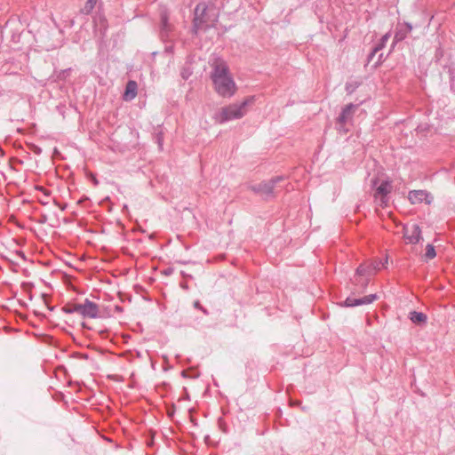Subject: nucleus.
Listing matches in <instances>:
<instances>
[{
  "mask_svg": "<svg viewBox=\"0 0 455 455\" xmlns=\"http://www.w3.org/2000/svg\"><path fill=\"white\" fill-rule=\"evenodd\" d=\"M403 237L408 243L416 244L421 237V229L419 225L412 224L411 226H405L403 228Z\"/></svg>",
  "mask_w": 455,
  "mask_h": 455,
  "instance_id": "nucleus-8",
  "label": "nucleus"
},
{
  "mask_svg": "<svg viewBox=\"0 0 455 455\" xmlns=\"http://www.w3.org/2000/svg\"><path fill=\"white\" fill-rule=\"evenodd\" d=\"M62 310L66 313V314H74V313H77L78 314V304H69V305H66Z\"/></svg>",
  "mask_w": 455,
  "mask_h": 455,
  "instance_id": "nucleus-21",
  "label": "nucleus"
},
{
  "mask_svg": "<svg viewBox=\"0 0 455 455\" xmlns=\"http://www.w3.org/2000/svg\"><path fill=\"white\" fill-rule=\"evenodd\" d=\"M69 72H70V68H67V69L61 70V72L59 75V78L60 79H65L66 76H68Z\"/></svg>",
  "mask_w": 455,
  "mask_h": 455,
  "instance_id": "nucleus-26",
  "label": "nucleus"
},
{
  "mask_svg": "<svg viewBox=\"0 0 455 455\" xmlns=\"http://www.w3.org/2000/svg\"><path fill=\"white\" fill-rule=\"evenodd\" d=\"M346 90L348 93H352L354 92V88L348 84L346 85Z\"/></svg>",
  "mask_w": 455,
  "mask_h": 455,
  "instance_id": "nucleus-27",
  "label": "nucleus"
},
{
  "mask_svg": "<svg viewBox=\"0 0 455 455\" xmlns=\"http://www.w3.org/2000/svg\"><path fill=\"white\" fill-rule=\"evenodd\" d=\"M78 314L84 318H98L100 317L99 307L89 299H85L84 303L78 304Z\"/></svg>",
  "mask_w": 455,
  "mask_h": 455,
  "instance_id": "nucleus-6",
  "label": "nucleus"
},
{
  "mask_svg": "<svg viewBox=\"0 0 455 455\" xmlns=\"http://www.w3.org/2000/svg\"><path fill=\"white\" fill-rule=\"evenodd\" d=\"M168 31H169L168 17L166 14H162V16H161V36L163 38L167 36Z\"/></svg>",
  "mask_w": 455,
  "mask_h": 455,
  "instance_id": "nucleus-15",
  "label": "nucleus"
},
{
  "mask_svg": "<svg viewBox=\"0 0 455 455\" xmlns=\"http://www.w3.org/2000/svg\"><path fill=\"white\" fill-rule=\"evenodd\" d=\"M389 37H390V33L389 32L386 33L385 35H383L381 36L379 42L374 46L375 47V51L382 50L385 47V45H386L387 42L388 41Z\"/></svg>",
  "mask_w": 455,
  "mask_h": 455,
  "instance_id": "nucleus-19",
  "label": "nucleus"
},
{
  "mask_svg": "<svg viewBox=\"0 0 455 455\" xmlns=\"http://www.w3.org/2000/svg\"><path fill=\"white\" fill-rule=\"evenodd\" d=\"M115 309H116V312H122L123 311V307H120V306H116Z\"/></svg>",
  "mask_w": 455,
  "mask_h": 455,
  "instance_id": "nucleus-29",
  "label": "nucleus"
},
{
  "mask_svg": "<svg viewBox=\"0 0 455 455\" xmlns=\"http://www.w3.org/2000/svg\"><path fill=\"white\" fill-rule=\"evenodd\" d=\"M375 273L373 271V268L368 264H361L358 266V267L355 270V275L357 276H365L367 278H370L371 275H373Z\"/></svg>",
  "mask_w": 455,
  "mask_h": 455,
  "instance_id": "nucleus-14",
  "label": "nucleus"
},
{
  "mask_svg": "<svg viewBox=\"0 0 455 455\" xmlns=\"http://www.w3.org/2000/svg\"><path fill=\"white\" fill-rule=\"evenodd\" d=\"M408 199L412 204L425 203L431 204L433 202V196L427 190H411L408 194Z\"/></svg>",
  "mask_w": 455,
  "mask_h": 455,
  "instance_id": "nucleus-7",
  "label": "nucleus"
},
{
  "mask_svg": "<svg viewBox=\"0 0 455 455\" xmlns=\"http://www.w3.org/2000/svg\"><path fill=\"white\" fill-rule=\"evenodd\" d=\"M378 298L377 294H370L363 298L355 299L347 297L343 302V305L347 307H358L372 303Z\"/></svg>",
  "mask_w": 455,
  "mask_h": 455,
  "instance_id": "nucleus-10",
  "label": "nucleus"
},
{
  "mask_svg": "<svg viewBox=\"0 0 455 455\" xmlns=\"http://www.w3.org/2000/svg\"><path fill=\"white\" fill-rule=\"evenodd\" d=\"M378 179L371 180V186L376 187L374 198L381 207H387L389 202L388 195L391 193L393 186L388 180H383L378 187Z\"/></svg>",
  "mask_w": 455,
  "mask_h": 455,
  "instance_id": "nucleus-5",
  "label": "nucleus"
},
{
  "mask_svg": "<svg viewBox=\"0 0 455 455\" xmlns=\"http://www.w3.org/2000/svg\"><path fill=\"white\" fill-rule=\"evenodd\" d=\"M248 103L249 100H245L240 104L235 103L222 108L218 115V121L220 124H224L231 120L242 118L246 113L245 108Z\"/></svg>",
  "mask_w": 455,
  "mask_h": 455,
  "instance_id": "nucleus-3",
  "label": "nucleus"
},
{
  "mask_svg": "<svg viewBox=\"0 0 455 455\" xmlns=\"http://www.w3.org/2000/svg\"><path fill=\"white\" fill-rule=\"evenodd\" d=\"M138 84L135 81L130 80L127 82L125 91L124 93V99L125 100H132L137 95Z\"/></svg>",
  "mask_w": 455,
  "mask_h": 455,
  "instance_id": "nucleus-12",
  "label": "nucleus"
},
{
  "mask_svg": "<svg viewBox=\"0 0 455 455\" xmlns=\"http://www.w3.org/2000/svg\"><path fill=\"white\" fill-rule=\"evenodd\" d=\"M283 180V176H276L267 181H262L259 184L250 186V189L266 199L275 196L276 184Z\"/></svg>",
  "mask_w": 455,
  "mask_h": 455,
  "instance_id": "nucleus-4",
  "label": "nucleus"
},
{
  "mask_svg": "<svg viewBox=\"0 0 455 455\" xmlns=\"http://www.w3.org/2000/svg\"><path fill=\"white\" fill-rule=\"evenodd\" d=\"M412 28L413 27L410 22H403V24L399 23L395 31L392 47L394 48L395 44L404 40L408 34L411 32Z\"/></svg>",
  "mask_w": 455,
  "mask_h": 455,
  "instance_id": "nucleus-9",
  "label": "nucleus"
},
{
  "mask_svg": "<svg viewBox=\"0 0 455 455\" xmlns=\"http://www.w3.org/2000/svg\"><path fill=\"white\" fill-rule=\"evenodd\" d=\"M435 256H436V252H435V247L432 244L428 243L426 247V253H425L426 259H432Z\"/></svg>",
  "mask_w": 455,
  "mask_h": 455,
  "instance_id": "nucleus-20",
  "label": "nucleus"
},
{
  "mask_svg": "<svg viewBox=\"0 0 455 455\" xmlns=\"http://www.w3.org/2000/svg\"><path fill=\"white\" fill-rule=\"evenodd\" d=\"M211 78L214 89L220 96L230 98L235 94L236 91L235 83L225 61L220 60L213 65Z\"/></svg>",
  "mask_w": 455,
  "mask_h": 455,
  "instance_id": "nucleus-1",
  "label": "nucleus"
},
{
  "mask_svg": "<svg viewBox=\"0 0 455 455\" xmlns=\"http://www.w3.org/2000/svg\"><path fill=\"white\" fill-rule=\"evenodd\" d=\"M180 75L184 80H188L192 75V70L189 67H184Z\"/></svg>",
  "mask_w": 455,
  "mask_h": 455,
  "instance_id": "nucleus-23",
  "label": "nucleus"
},
{
  "mask_svg": "<svg viewBox=\"0 0 455 455\" xmlns=\"http://www.w3.org/2000/svg\"><path fill=\"white\" fill-rule=\"evenodd\" d=\"M409 319L415 324H425L427 322V316L423 312L411 311L409 313Z\"/></svg>",
  "mask_w": 455,
  "mask_h": 455,
  "instance_id": "nucleus-13",
  "label": "nucleus"
},
{
  "mask_svg": "<svg viewBox=\"0 0 455 455\" xmlns=\"http://www.w3.org/2000/svg\"><path fill=\"white\" fill-rule=\"evenodd\" d=\"M216 20V16L210 15L207 4L199 3L195 8L192 31L197 34L200 30H206L212 28Z\"/></svg>",
  "mask_w": 455,
  "mask_h": 455,
  "instance_id": "nucleus-2",
  "label": "nucleus"
},
{
  "mask_svg": "<svg viewBox=\"0 0 455 455\" xmlns=\"http://www.w3.org/2000/svg\"><path fill=\"white\" fill-rule=\"evenodd\" d=\"M156 142L158 145V148L160 150H163V145H164V133L162 132H158L156 133Z\"/></svg>",
  "mask_w": 455,
  "mask_h": 455,
  "instance_id": "nucleus-22",
  "label": "nucleus"
},
{
  "mask_svg": "<svg viewBox=\"0 0 455 455\" xmlns=\"http://www.w3.org/2000/svg\"><path fill=\"white\" fill-rule=\"evenodd\" d=\"M379 51H375V47L372 48L371 52L367 56V64L371 63L376 55L377 52Z\"/></svg>",
  "mask_w": 455,
  "mask_h": 455,
  "instance_id": "nucleus-25",
  "label": "nucleus"
},
{
  "mask_svg": "<svg viewBox=\"0 0 455 455\" xmlns=\"http://www.w3.org/2000/svg\"><path fill=\"white\" fill-rule=\"evenodd\" d=\"M387 264V257L381 259H374L371 262H370V265L373 268L374 273H376L378 270L381 269L382 267H385Z\"/></svg>",
  "mask_w": 455,
  "mask_h": 455,
  "instance_id": "nucleus-16",
  "label": "nucleus"
},
{
  "mask_svg": "<svg viewBox=\"0 0 455 455\" xmlns=\"http://www.w3.org/2000/svg\"><path fill=\"white\" fill-rule=\"evenodd\" d=\"M194 307L201 310L206 315L209 314L208 310L204 307L198 300L194 302Z\"/></svg>",
  "mask_w": 455,
  "mask_h": 455,
  "instance_id": "nucleus-24",
  "label": "nucleus"
},
{
  "mask_svg": "<svg viewBox=\"0 0 455 455\" xmlns=\"http://www.w3.org/2000/svg\"><path fill=\"white\" fill-rule=\"evenodd\" d=\"M370 278L365 276H357L355 275L353 283L356 286H360L362 288H366L369 283Z\"/></svg>",
  "mask_w": 455,
  "mask_h": 455,
  "instance_id": "nucleus-17",
  "label": "nucleus"
},
{
  "mask_svg": "<svg viewBox=\"0 0 455 455\" xmlns=\"http://www.w3.org/2000/svg\"><path fill=\"white\" fill-rule=\"evenodd\" d=\"M96 3L97 1L87 0L84 6L81 9V12L85 15L90 14L92 11L94 9Z\"/></svg>",
  "mask_w": 455,
  "mask_h": 455,
  "instance_id": "nucleus-18",
  "label": "nucleus"
},
{
  "mask_svg": "<svg viewBox=\"0 0 455 455\" xmlns=\"http://www.w3.org/2000/svg\"><path fill=\"white\" fill-rule=\"evenodd\" d=\"M355 108L356 106L353 103L345 106L338 117V123L340 124H346L352 117V111Z\"/></svg>",
  "mask_w": 455,
  "mask_h": 455,
  "instance_id": "nucleus-11",
  "label": "nucleus"
},
{
  "mask_svg": "<svg viewBox=\"0 0 455 455\" xmlns=\"http://www.w3.org/2000/svg\"><path fill=\"white\" fill-rule=\"evenodd\" d=\"M382 58H383V54L381 53V54H379V58H378V60H377V62L375 63V66H378V65H379L380 63H382V61H383V59H382Z\"/></svg>",
  "mask_w": 455,
  "mask_h": 455,
  "instance_id": "nucleus-28",
  "label": "nucleus"
}]
</instances>
